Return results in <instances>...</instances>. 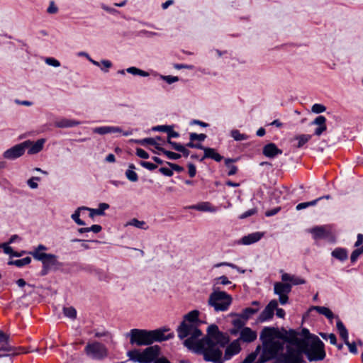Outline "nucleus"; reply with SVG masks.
I'll return each mask as SVG.
<instances>
[{"label":"nucleus","instance_id":"41","mask_svg":"<svg viewBox=\"0 0 363 363\" xmlns=\"http://www.w3.org/2000/svg\"><path fill=\"white\" fill-rule=\"evenodd\" d=\"M230 135L236 141H242L247 139V136L245 134L240 133V132L238 130H231Z\"/></svg>","mask_w":363,"mask_h":363},{"label":"nucleus","instance_id":"24","mask_svg":"<svg viewBox=\"0 0 363 363\" xmlns=\"http://www.w3.org/2000/svg\"><path fill=\"white\" fill-rule=\"evenodd\" d=\"M153 130L165 132L168 135V139L172 138H178L179 134L173 130L172 127L170 125H158L152 128Z\"/></svg>","mask_w":363,"mask_h":363},{"label":"nucleus","instance_id":"10","mask_svg":"<svg viewBox=\"0 0 363 363\" xmlns=\"http://www.w3.org/2000/svg\"><path fill=\"white\" fill-rule=\"evenodd\" d=\"M31 144L30 140H26L21 143L17 144L12 147L6 150L3 153V157L5 159L13 160L19 158L25 153L26 150L28 147V145Z\"/></svg>","mask_w":363,"mask_h":363},{"label":"nucleus","instance_id":"11","mask_svg":"<svg viewBox=\"0 0 363 363\" xmlns=\"http://www.w3.org/2000/svg\"><path fill=\"white\" fill-rule=\"evenodd\" d=\"M291 291V284L289 283L276 282L274 285V294L279 296L281 304L284 305L288 302V294Z\"/></svg>","mask_w":363,"mask_h":363},{"label":"nucleus","instance_id":"22","mask_svg":"<svg viewBox=\"0 0 363 363\" xmlns=\"http://www.w3.org/2000/svg\"><path fill=\"white\" fill-rule=\"evenodd\" d=\"M45 143V139H39L36 142L33 143L31 141V144L28 145V153L29 155L37 154L40 152L44 146Z\"/></svg>","mask_w":363,"mask_h":363},{"label":"nucleus","instance_id":"49","mask_svg":"<svg viewBox=\"0 0 363 363\" xmlns=\"http://www.w3.org/2000/svg\"><path fill=\"white\" fill-rule=\"evenodd\" d=\"M363 253V246L359 248L354 250L350 257L352 262H354L358 259L359 256Z\"/></svg>","mask_w":363,"mask_h":363},{"label":"nucleus","instance_id":"6","mask_svg":"<svg viewBox=\"0 0 363 363\" xmlns=\"http://www.w3.org/2000/svg\"><path fill=\"white\" fill-rule=\"evenodd\" d=\"M233 301L232 296L225 291L214 289L210 294L208 303L214 311H226Z\"/></svg>","mask_w":363,"mask_h":363},{"label":"nucleus","instance_id":"60","mask_svg":"<svg viewBox=\"0 0 363 363\" xmlns=\"http://www.w3.org/2000/svg\"><path fill=\"white\" fill-rule=\"evenodd\" d=\"M159 171L164 175L167 177H172L173 175L172 169H169L167 167H161Z\"/></svg>","mask_w":363,"mask_h":363},{"label":"nucleus","instance_id":"15","mask_svg":"<svg viewBox=\"0 0 363 363\" xmlns=\"http://www.w3.org/2000/svg\"><path fill=\"white\" fill-rule=\"evenodd\" d=\"M278 331L274 328L265 327L261 331L259 339L262 344L275 342Z\"/></svg>","mask_w":363,"mask_h":363},{"label":"nucleus","instance_id":"4","mask_svg":"<svg viewBox=\"0 0 363 363\" xmlns=\"http://www.w3.org/2000/svg\"><path fill=\"white\" fill-rule=\"evenodd\" d=\"M177 331L181 340L186 338L184 344L187 347H192L202 334L196 325L186 322H182Z\"/></svg>","mask_w":363,"mask_h":363},{"label":"nucleus","instance_id":"52","mask_svg":"<svg viewBox=\"0 0 363 363\" xmlns=\"http://www.w3.org/2000/svg\"><path fill=\"white\" fill-rule=\"evenodd\" d=\"M320 335L325 340L329 339L330 342L332 345H336L337 339H336V336L335 334L330 333V334L328 335L326 333H320Z\"/></svg>","mask_w":363,"mask_h":363},{"label":"nucleus","instance_id":"8","mask_svg":"<svg viewBox=\"0 0 363 363\" xmlns=\"http://www.w3.org/2000/svg\"><path fill=\"white\" fill-rule=\"evenodd\" d=\"M84 352L89 357L95 360H102L108 355L106 345L98 341L87 343L84 348Z\"/></svg>","mask_w":363,"mask_h":363},{"label":"nucleus","instance_id":"57","mask_svg":"<svg viewBox=\"0 0 363 363\" xmlns=\"http://www.w3.org/2000/svg\"><path fill=\"white\" fill-rule=\"evenodd\" d=\"M136 155L138 157L143 159H147L149 157V154L141 148L136 149Z\"/></svg>","mask_w":363,"mask_h":363},{"label":"nucleus","instance_id":"46","mask_svg":"<svg viewBox=\"0 0 363 363\" xmlns=\"http://www.w3.org/2000/svg\"><path fill=\"white\" fill-rule=\"evenodd\" d=\"M289 342L294 344H301L302 341H300L297 337V333L294 330L289 331V337L288 339Z\"/></svg>","mask_w":363,"mask_h":363},{"label":"nucleus","instance_id":"18","mask_svg":"<svg viewBox=\"0 0 363 363\" xmlns=\"http://www.w3.org/2000/svg\"><path fill=\"white\" fill-rule=\"evenodd\" d=\"M262 153L267 157L273 158L278 155H281L282 150L278 148L274 143H270L263 147Z\"/></svg>","mask_w":363,"mask_h":363},{"label":"nucleus","instance_id":"53","mask_svg":"<svg viewBox=\"0 0 363 363\" xmlns=\"http://www.w3.org/2000/svg\"><path fill=\"white\" fill-rule=\"evenodd\" d=\"M325 106L320 104H315L311 108L312 111L315 113H323L325 111Z\"/></svg>","mask_w":363,"mask_h":363},{"label":"nucleus","instance_id":"48","mask_svg":"<svg viewBox=\"0 0 363 363\" xmlns=\"http://www.w3.org/2000/svg\"><path fill=\"white\" fill-rule=\"evenodd\" d=\"M231 284L225 276H221L214 279V286L218 284L228 285Z\"/></svg>","mask_w":363,"mask_h":363},{"label":"nucleus","instance_id":"9","mask_svg":"<svg viewBox=\"0 0 363 363\" xmlns=\"http://www.w3.org/2000/svg\"><path fill=\"white\" fill-rule=\"evenodd\" d=\"M303 350L293 347L287 346L286 352L280 356L281 363H304Z\"/></svg>","mask_w":363,"mask_h":363},{"label":"nucleus","instance_id":"1","mask_svg":"<svg viewBox=\"0 0 363 363\" xmlns=\"http://www.w3.org/2000/svg\"><path fill=\"white\" fill-rule=\"evenodd\" d=\"M208 335L202 338L199 347L200 353L203 354V359L213 363H223V352L220 347H223L229 342V337L219 331L216 325H211L207 330Z\"/></svg>","mask_w":363,"mask_h":363},{"label":"nucleus","instance_id":"29","mask_svg":"<svg viewBox=\"0 0 363 363\" xmlns=\"http://www.w3.org/2000/svg\"><path fill=\"white\" fill-rule=\"evenodd\" d=\"M332 256L340 261H345L348 257L347 251L343 248H336L332 252Z\"/></svg>","mask_w":363,"mask_h":363},{"label":"nucleus","instance_id":"2","mask_svg":"<svg viewBox=\"0 0 363 363\" xmlns=\"http://www.w3.org/2000/svg\"><path fill=\"white\" fill-rule=\"evenodd\" d=\"M168 328H159L153 330L143 329H132L126 335L130 337V343L137 346L150 345L155 342H162L174 337L173 333L166 334Z\"/></svg>","mask_w":363,"mask_h":363},{"label":"nucleus","instance_id":"13","mask_svg":"<svg viewBox=\"0 0 363 363\" xmlns=\"http://www.w3.org/2000/svg\"><path fill=\"white\" fill-rule=\"evenodd\" d=\"M336 327L339 332L340 336L344 340L345 344L349 347L350 352L353 354H357V349L355 342L350 343L349 342L347 330L340 320L337 321Z\"/></svg>","mask_w":363,"mask_h":363},{"label":"nucleus","instance_id":"54","mask_svg":"<svg viewBox=\"0 0 363 363\" xmlns=\"http://www.w3.org/2000/svg\"><path fill=\"white\" fill-rule=\"evenodd\" d=\"M40 179V177H33L28 180L27 184L31 189H36L38 186L36 181H39Z\"/></svg>","mask_w":363,"mask_h":363},{"label":"nucleus","instance_id":"36","mask_svg":"<svg viewBox=\"0 0 363 363\" xmlns=\"http://www.w3.org/2000/svg\"><path fill=\"white\" fill-rule=\"evenodd\" d=\"M79 124L78 122L74 121H71L68 119H62L57 122H56L55 125L58 128H68L72 127Z\"/></svg>","mask_w":363,"mask_h":363},{"label":"nucleus","instance_id":"61","mask_svg":"<svg viewBox=\"0 0 363 363\" xmlns=\"http://www.w3.org/2000/svg\"><path fill=\"white\" fill-rule=\"evenodd\" d=\"M162 79L168 84H172L179 80V78L177 77H173V76H163Z\"/></svg>","mask_w":363,"mask_h":363},{"label":"nucleus","instance_id":"20","mask_svg":"<svg viewBox=\"0 0 363 363\" xmlns=\"http://www.w3.org/2000/svg\"><path fill=\"white\" fill-rule=\"evenodd\" d=\"M281 280L283 282H290L289 284H291V286L304 284L306 283L305 279L288 273H282Z\"/></svg>","mask_w":363,"mask_h":363},{"label":"nucleus","instance_id":"16","mask_svg":"<svg viewBox=\"0 0 363 363\" xmlns=\"http://www.w3.org/2000/svg\"><path fill=\"white\" fill-rule=\"evenodd\" d=\"M257 337L256 331L252 330L249 327H244L240 332V337L238 339L239 342L241 340L244 342L250 343L254 342Z\"/></svg>","mask_w":363,"mask_h":363},{"label":"nucleus","instance_id":"3","mask_svg":"<svg viewBox=\"0 0 363 363\" xmlns=\"http://www.w3.org/2000/svg\"><path fill=\"white\" fill-rule=\"evenodd\" d=\"M160 354V347L153 345L146 347L144 350H133L127 352L129 359L138 363H170L165 357H158Z\"/></svg>","mask_w":363,"mask_h":363},{"label":"nucleus","instance_id":"43","mask_svg":"<svg viewBox=\"0 0 363 363\" xmlns=\"http://www.w3.org/2000/svg\"><path fill=\"white\" fill-rule=\"evenodd\" d=\"M126 225H132V226H135L138 228H140V229H147L146 227H145V223L144 221H140V220H138V219L136 218H133L131 219L127 224Z\"/></svg>","mask_w":363,"mask_h":363},{"label":"nucleus","instance_id":"5","mask_svg":"<svg viewBox=\"0 0 363 363\" xmlns=\"http://www.w3.org/2000/svg\"><path fill=\"white\" fill-rule=\"evenodd\" d=\"M302 346L303 352L309 361H320L325 357L324 344L318 337H315L310 345L302 340Z\"/></svg>","mask_w":363,"mask_h":363},{"label":"nucleus","instance_id":"37","mask_svg":"<svg viewBox=\"0 0 363 363\" xmlns=\"http://www.w3.org/2000/svg\"><path fill=\"white\" fill-rule=\"evenodd\" d=\"M31 262V259L29 257H24L21 259H16L9 262V264L10 265H16L18 267H21L25 265L30 264Z\"/></svg>","mask_w":363,"mask_h":363},{"label":"nucleus","instance_id":"50","mask_svg":"<svg viewBox=\"0 0 363 363\" xmlns=\"http://www.w3.org/2000/svg\"><path fill=\"white\" fill-rule=\"evenodd\" d=\"M190 140L194 141V140H199V141H203L206 138V135L203 133L197 134L195 133H190L189 135Z\"/></svg>","mask_w":363,"mask_h":363},{"label":"nucleus","instance_id":"14","mask_svg":"<svg viewBox=\"0 0 363 363\" xmlns=\"http://www.w3.org/2000/svg\"><path fill=\"white\" fill-rule=\"evenodd\" d=\"M278 306V302L277 300H272L262 312L259 314L258 320L259 322H264L267 320L271 319L274 315V311Z\"/></svg>","mask_w":363,"mask_h":363},{"label":"nucleus","instance_id":"45","mask_svg":"<svg viewBox=\"0 0 363 363\" xmlns=\"http://www.w3.org/2000/svg\"><path fill=\"white\" fill-rule=\"evenodd\" d=\"M311 233L313 235L314 238H320L325 235V230L323 227H316L311 230Z\"/></svg>","mask_w":363,"mask_h":363},{"label":"nucleus","instance_id":"7","mask_svg":"<svg viewBox=\"0 0 363 363\" xmlns=\"http://www.w3.org/2000/svg\"><path fill=\"white\" fill-rule=\"evenodd\" d=\"M284 349V344L279 340L262 344V351L257 363H264L274 359Z\"/></svg>","mask_w":363,"mask_h":363},{"label":"nucleus","instance_id":"44","mask_svg":"<svg viewBox=\"0 0 363 363\" xmlns=\"http://www.w3.org/2000/svg\"><path fill=\"white\" fill-rule=\"evenodd\" d=\"M160 151L165 155L169 160H178L181 157V155L175 153L169 150H166L164 148H160Z\"/></svg>","mask_w":363,"mask_h":363},{"label":"nucleus","instance_id":"38","mask_svg":"<svg viewBox=\"0 0 363 363\" xmlns=\"http://www.w3.org/2000/svg\"><path fill=\"white\" fill-rule=\"evenodd\" d=\"M315 310L320 314L325 315L328 319L333 318V312L326 307L324 306H316Z\"/></svg>","mask_w":363,"mask_h":363},{"label":"nucleus","instance_id":"40","mask_svg":"<svg viewBox=\"0 0 363 363\" xmlns=\"http://www.w3.org/2000/svg\"><path fill=\"white\" fill-rule=\"evenodd\" d=\"M321 199H322V198H318L311 201L300 203L296 206V209L297 211H301V210L306 208L309 206H315L318 203V201Z\"/></svg>","mask_w":363,"mask_h":363},{"label":"nucleus","instance_id":"30","mask_svg":"<svg viewBox=\"0 0 363 363\" xmlns=\"http://www.w3.org/2000/svg\"><path fill=\"white\" fill-rule=\"evenodd\" d=\"M312 138L311 135L309 134H302L296 136L294 140H297L298 143L296 145L297 148L302 147L306 143H307Z\"/></svg>","mask_w":363,"mask_h":363},{"label":"nucleus","instance_id":"42","mask_svg":"<svg viewBox=\"0 0 363 363\" xmlns=\"http://www.w3.org/2000/svg\"><path fill=\"white\" fill-rule=\"evenodd\" d=\"M63 313L67 318L74 319L77 316V311L73 307H64Z\"/></svg>","mask_w":363,"mask_h":363},{"label":"nucleus","instance_id":"25","mask_svg":"<svg viewBox=\"0 0 363 363\" xmlns=\"http://www.w3.org/2000/svg\"><path fill=\"white\" fill-rule=\"evenodd\" d=\"M94 132L96 133L100 134V135H105L107 133H120V132H121V130L118 127L102 126V127L96 128L94 130Z\"/></svg>","mask_w":363,"mask_h":363},{"label":"nucleus","instance_id":"63","mask_svg":"<svg viewBox=\"0 0 363 363\" xmlns=\"http://www.w3.org/2000/svg\"><path fill=\"white\" fill-rule=\"evenodd\" d=\"M167 143L171 145V146L172 147V148L174 150H177L178 152L180 150L181 147H182V145L172 141L171 138L167 140Z\"/></svg>","mask_w":363,"mask_h":363},{"label":"nucleus","instance_id":"59","mask_svg":"<svg viewBox=\"0 0 363 363\" xmlns=\"http://www.w3.org/2000/svg\"><path fill=\"white\" fill-rule=\"evenodd\" d=\"M257 212V210L255 208H252V209H250L247 211H245V213H243L242 215L240 216V219H244V218H246L247 217H250L254 214H255Z\"/></svg>","mask_w":363,"mask_h":363},{"label":"nucleus","instance_id":"23","mask_svg":"<svg viewBox=\"0 0 363 363\" xmlns=\"http://www.w3.org/2000/svg\"><path fill=\"white\" fill-rule=\"evenodd\" d=\"M109 208V205L106 203H101L99 205L98 208H90L86 209V211H89L90 212L89 216L91 218H94L95 216H104L105 214L104 211Z\"/></svg>","mask_w":363,"mask_h":363},{"label":"nucleus","instance_id":"56","mask_svg":"<svg viewBox=\"0 0 363 363\" xmlns=\"http://www.w3.org/2000/svg\"><path fill=\"white\" fill-rule=\"evenodd\" d=\"M47 11L48 13L51 14L56 13L58 11V8L57 7L53 1H51L50 2V5L47 9Z\"/></svg>","mask_w":363,"mask_h":363},{"label":"nucleus","instance_id":"62","mask_svg":"<svg viewBox=\"0 0 363 363\" xmlns=\"http://www.w3.org/2000/svg\"><path fill=\"white\" fill-rule=\"evenodd\" d=\"M188 172L191 177H195L196 173V167L194 164H189L188 165Z\"/></svg>","mask_w":363,"mask_h":363},{"label":"nucleus","instance_id":"33","mask_svg":"<svg viewBox=\"0 0 363 363\" xmlns=\"http://www.w3.org/2000/svg\"><path fill=\"white\" fill-rule=\"evenodd\" d=\"M86 209H88V207H84V206L79 207L71 216L72 218L74 220V222L79 225H85V223L79 218V216H80V211H86Z\"/></svg>","mask_w":363,"mask_h":363},{"label":"nucleus","instance_id":"34","mask_svg":"<svg viewBox=\"0 0 363 363\" xmlns=\"http://www.w3.org/2000/svg\"><path fill=\"white\" fill-rule=\"evenodd\" d=\"M156 139L160 140V137H157L156 138H144L143 140H138V143H139L142 145H153L155 147V148H157L158 150H160V148H161V147H159V145L157 143Z\"/></svg>","mask_w":363,"mask_h":363},{"label":"nucleus","instance_id":"26","mask_svg":"<svg viewBox=\"0 0 363 363\" xmlns=\"http://www.w3.org/2000/svg\"><path fill=\"white\" fill-rule=\"evenodd\" d=\"M205 158H211L216 162H220L223 160V157L220 154L216 152L213 148L211 147L205 149V154L203 158L201 159V161H202Z\"/></svg>","mask_w":363,"mask_h":363},{"label":"nucleus","instance_id":"27","mask_svg":"<svg viewBox=\"0 0 363 363\" xmlns=\"http://www.w3.org/2000/svg\"><path fill=\"white\" fill-rule=\"evenodd\" d=\"M199 315V312L198 311H191L184 315L182 322L191 323L197 325L196 322L198 321Z\"/></svg>","mask_w":363,"mask_h":363},{"label":"nucleus","instance_id":"12","mask_svg":"<svg viewBox=\"0 0 363 363\" xmlns=\"http://www.w3.org/2000/svg\"><path fill=\"white\" fill-rule=\"evenodd\" d=\"M35 259L40 261L43 266L50 269H57L62 266L58 262L57 257L53 254H37L35 253Z\"/></svg>","mask_w":363,"mask_h":363},{"label":"nucleus","instance_id":"32","mask_svg":"<svg viewBox=\"0 0 363 363\" xmlns=\"http://www.w3.org/2000/svg\"><path fill=\"white\" fill-rule=\"evenodd\" d=\"M135 169V165L133 164H130L129 165V169L125 172V177L128 180L133 182H135L138 180V176L135 172L133 171Z\"/></svg>","mask_w":363,"mask_h":363},{"label":"nucleus","instance_id":"21","mask_svg":"<svg viewBox=\"0 0 363 363\" xmlns=\"http://www.w3.org/2000/svg\"><path fill=\"white\" fill-rule=\"evenodd\" d=\"M326 118L323 116H318L313 121V124L318 125L315 130V135L320 136L325 130H326L325 125Z\"/></svg>","mask_w":363,"mask_h":363},{"label":"nucleus","instance_id":"19","mask_svg":"<svg viewBox=\"0 0 363 363\" xmlns=\"http://www.w3.org/2000/svg\"><path fill=\"white\" fill-rule=\"evenodd\" d=\"M263 235L264 234L260 232H255V233L248 234L247 235L242 237L238 243L245 245H248L255 243L263 237Z\"/></svg>","mask_w":363,"mask_h":363},{"label":"nucleus","instance_id":"47","mask_svg":"<svg viewBox=\"0 0 363 363\" xmlns=\"http://www.w3.org/2000/svg\"><path fill=\"white\" fill-rule=\"evenodd\" d=\"M2 248L4 250V253H6L7 255H10L14 256V257H20L21 256V254L15 252L13 250L12 247H10L8 244H4L2 245Z\"/></svg>","mask_w":363,"mask_h":363},{"label":"nucleus","instance_id":"58","mask_svg":"<svg viewBox=\"0 0 363 363\" xmlns=\"http://www.w3.org/2000/svg\"><path fill=\"white\" fill-rule=\"evenodd\" d=\"M45 62L50 66H53V67H56L60 66V62L58 60H55V58H52V57L46 58Z\"/></svg>","mask_w":363,"mask_h":363},{"label":"nucleus","instance_id":"64","mask_svg":"<svg viewBox=\"0 0 363 363\" xmlns=\"http://www.w3.org/2000/svg\"><path fill=\"white\" fill-rule=\"evenodd\" d=\"M167 164L173 169L178 172H182L184 168L177 164L171 163L167 162Z\"/></svg>","mask_w":363,"mask_h":363},{"label":"nucleus","instance_id":"17","mask_svg":"<svg viewBox=\"0 0 363 363\" xmlns=\"http://www.w3.org/2000/svg\"><path fill=\"white\" fill-rule=\"evenodd\" d=\"M240 350L239 340H233L225 349L224 359H230L233 355L238 354Z\"/></svg>","mask_w":363,"mask_h":363},{"label":"nucleus","instance_id":"39","mask_svg":"<svg viewBox=\"0 0 363 363\" xmlns=\"http://www.w3.org/2000/svg\"><path fill=\"white\" fill-rule=\"evenodd\" d=\"M235 161H236V160L230 159V158H228V159L225 160V164L229 168V171L228 172V176L234 175L238 172V167L236 166H235V165H230V163L234 162Z\"/></svg>","mask_w":363,"mask_h":363},{"label":"nucleus","instance_id":"31","mask_svg":"<svg viewBox=\"0 0 363 363\" xmlns=\"http://www.w3.org/2000/svg\"><path fill=\"white\" fill-rule=\"evenodd\" d=\"M259 311V308H245L242 313L239 315L240 318L247 320H248L252 315L255 314Z\"/></svg>","mask_w":363,"mask_h":363},{"label":"nucleus","instance_id":"55","mask_svg":"<svg viewBox=\"0 0 363 363\" xmlns=\"http://www.w3.org/2000/svg\"><path fill=\"white\" fill-rule=\"evenodd\" d=\"M140 165L149 170H154L157 167V166L156 164L149 162H145V161L140 162Z\"/></svg>","mask_w":363,"mask_h":363},{"label":"nucleus","instance_id":"35","mask_svg":"<svg viewBox=\"0 0 363 363\" xmlns=\"http://www.w3.org/2000/svg\"><path fill=\"white\" fill-rule=\"evenodd\" d=\"M260 350H261V346L260 345H258L255 350L252 352H251L250 354H249L245 358V359L242 361V363H252L253 362L255 359L257 358V355L259 354V353L260 352Z\"/></svg>","mask_w":363,"mask_h":363},{"label":"nucleus","instance_id":"28","mask_svg":"<svg viewBox=\"0 0 363 363\" xmlns=\"http://www.w3.org/2000/svg\"><path fill=\"white\" fill-rule=\"evenodd\" d=\"M0 350L11 351V347L9 345V336L0 330Z\"/></svg>","mask_w":363,"mask_h":363},{"label":"nucleus","instance_id":"51","mask_svg":"<svg viewBox=\"0 0 363 363\" xmlns=\"http://www.w3.org/2000/svg\"><path fill=\"white\" fill-rule=\"evenodd\" d=\"M47 250V247L43 245H39L37 247H35L33 251L30 252V255L33 256V257L35 259V253L37 254H45L43 252V251Z\"/></svg>","mask_w":363,"mask_h":363}]
</instances>
